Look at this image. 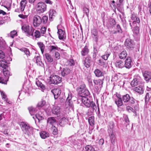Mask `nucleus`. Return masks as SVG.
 I'll list each match as a JSON object with an SVG mask.
<instances>
[{
  "label": "nucleus",
  "mask_w": 151,
  "mask_h": 151,
  "mask_svg": "<svg viewBox=\"0 0 151 151\" xmlns=\"http://www.w3.org/2000/svg\"><path fill=\"white\" fill-rule=\"evenodd\" d=\"M20 126L24 134L28 136H29L32 134L33 129L28 124L22 122L21 123Z\"/></svg>",
  "instance_id": "obj_1"
},
{
  "label": "nucleus",
  "mask_w": 151,
  "mask_h": 151,
  "mask_svg": "<svg viewBox=\"0 0 151 151\" xmlns=\"http://www.w3.org/2000/svg\"><path fill=\"white\" fill-rule=\"evenodd\" d=\"M122 99L124 104L126 105L134 104L136 103V100L132 97L130 96L129 94H127L123 95L122 96Z\"/></svg>",
  "instance_id": "obj_2"
},
{
  "label": "nucleus",
  "mask_w": 151,
  "mask_h": 151,
  "mask_svg": "<svg viewBox=\"0 0 151 151\" xmlns=\"http://www.w3.org/2000/svg\"><path fill=\"white\" fill-rule=\"evenodd\" d=\"M80 89L78 93L79 95L80 96V97H87L90 96V93L86 88L85 84H83L81 86Z\"/></svg>",
  "instance_id": "obj_3"
},
{
  "label": "nucleus",
  "mask_w": 151,
  "mask_h": 151,
  "mask_svg": "<svg viewBox=\"0 0 151 151\" xmlns=\"http://www.w3.org/2000/svg\"><path fill=\"white\" fill-rule=\"evenodd\" d=\"M50 81L52 83L57 84L60 83L62 80V78L58 75H52L50 77Z\"/></svg>",
  "instance_id": "obj_4"
},
{
  "label": "nucleus",
  "mask_w": 151,
  "mask_h": 151,
  "mask_svg": "<svg viewBox=\"0 0 151 151\" xmlns=\"http://www.w3.org/2000/svg\"><path fill=\"white\" fill-rule=\"evenodd\" d=\"M46 5L42 2H39L37 5L36 10L37 13H43L46 10Z\"/></svg>",
  "instance_id": "obj_5"
},
{
  "label": "nucleus",
  "mask_w": 151,
  "mask_h": 151,
  "mask_svg": "<svg viewBox=\"0 0 151 151\" xmlns=\"http://www.w3.org/2000/svg\"><path fill=\"white\" fill-rule=\"evenodd\" d=\"M78 101H81L87 107H90L91 101L87 97H79L78 98Z\"/></svg>",
  "instance_id": "obj_6"
},
{
  "label": "nucleus",
  "mask_w": 151,
  "mask_h": 151,
  "mask_svg": "<svg viewBox=\"0 0 151 151\" xmlns=\"http://www.w3.org/2000/svg\"><path fill=\"white\" fill-rule=\"evenodd\" d=\"M133 65V63L132 58L128 57L124 61V67L129 69L132 67Z\"/></svg>",
  "instance_id": "obj_7"
},
{
  "label": "nucleus",
  "mask_w": 151,
  "mask_h": 151,
  "mask_svg": "<svg viewBox=\"0 0 151 151\" xmlns=\"http://www.w3.org/2000/svg\"><path fill=\"white\" fill-rule=\"evenodd\" d=\"M33 21V24L35 27H37L39 26L42 22L41 17L37 15L34 16Z\"/></svg>",
  "instance_id": "obj_8"
},
{
  "label": "nucleus",
  "mask_w": 151,
  "mask_h": 151,
  "mask_svg": "<svg viewBox=\"0 0 151 151\" xmlns=\"http://www.w3.org/2000/svg\"><path fill=\"white\" fill-rule=\"evenodd\" d=\"M124 45L128 49L133 48L134 45V41L130 39H127L125 42Z\"/></svg>",
  "instance_id": "obj_9"
},
{
  "label": "nucleus",
  "mask_w": 151,
  "mask_h": 151,
  "mask_svg": "<svg viewBox=\"0 0 151 151\" xmlns=\"http://www.w3.org/2000/svg\"><path fill=\"white\" fill-rule=\"evenodd\" d=\"M59 26L57 27L58 30V35L59 38L60 40H64L66 38V35L65 32L60 29H59Z\"/></svg>",
  "instance_id": "obj_10"
},
{
  "label": "nucleus",
  "mask_w": 151,
  "mask_h": 151,
  "mask_svg": "<svg viewBox=\"0 0 151 151\" xmlns=\"http://www.w3.org/2000/svg\"><path fill=\"white\" fill-rule=\"evenodd\" d=\"M109 23L106 24V26L108 29L113 27L116 24V21L113 18H109Z\"/></svg>",
  "instance_id": "obj_11"
},
{
  "label": "nucleus",
  "mask_w": 151,
  "mask_h": 151,
  "mask_svg": "<svg viewBox=\"0 0 151 151\" xmlns=\"http://www.w3.org/2000/svg\"><path fill=\"white\" fill-rule=\"evenodd\" d=\"M91 58L89 56H87L84 61L83 63L84 65L87 68H89L91 65Z\"/></svg>",
  "instance_id": "obj_12"
},
{
  "label": "nucleus",
  "mask_w": 151,
  "mask_h": 151,
  "mask_svg": "<svg viewBox=\"0 0 151 151\" xmlns=\"http://www.w3.org/2000/svg\"><path fill=\"white\" fill-rule=\"evenodd\" d=\"M104 77L102 79H98L97 80H94L93 82L95 85H97L96 86L98 88H101L103 86V80Z\"/></svg>",
  "instance_id": "obj_13"
},
{
  "label": "nucleus",
  "mask_w": 151,
  "mask_h": 151,
  "mask_svg": "<svg viewBox=\"0 0 151 151\" xmlns=\"http://www.w3.org/2000/svg\"><path fill=\"white\" fill-rule=\"evenodd\" d=\"M115 66L119 68H122L124 67V63L121 60H117L115 63Z\"/></svg>",
  "instance_id": "obj_14"
},
{
  "label": "nucleus",
  "mask_w": 151,
  "mask_h": 151,
  "mask_svg": "<svg viewBox=\"0 0 151 151\" xmlns=\"http://www.w3.org/2000/svg\"><path fill=\"white\" fill-rule=\"evenodd\" d=\"M139 79L140 77L138 76L134 77L131 83V86L132 87H135L138 85Z\"/></svg>",
  "instance_id": "obj_15"
},
{
  "label": "nucleus",
  "mask_w": 151,
  "mask_h": 151,
  "mask_svg": "<svg viewBox=\"0 0 151 151\" xmlns=\"http://www.w3.org/2000/svg\"><path fill=\"white\" fill-rule=\"evenodd\" d=\"M143 76L145 80L147 81L151 79V73L148 71H145L143 73Z\"/></svg>",
  "instance_id": "obj_16"
},
{
  "label": "nucleus",
  "mask_w": 151,
  "mask_h": 151,
  "mask_svg": "<svg viewBox=\"0 0 151 151\" xmlns=\"http://www.w3.org/2000/svg\"><path fill=\"white\" fill-rule=\"evenodd\" d=\"M61 71L62 76H65L70 73V70L68 68H63L62 70H61Z\"/></svg>",
  "instance_id": "obj_17"
},
{
  "label": "nucleus",
  "mask_w": 151,
  "mask_h": 151,
  "mask_svg": "<svg viewBox=\"0 0 151 151\" xmlns=\"http://www.w3.org/2000/svg\"><path fill=\"white\" fill-rule=\"evenodd\" d=\"M52 112L53 114L57 115L60 114V108L59 106H53L52 110Z\"/></svg>",
  "instance_id": "obj_18"
},
{
  "label": "nucleus",
  "mask_w": 151,
  "mask_h": 151,
  "mask_svg": "<svg viewBox=\"0 0 151 151\" xmlns=\"http://www.w3.org/2000/svg\"><path fill=\"white\" fill-rule=\"evenodd\" d=\"M71 99L72 94L71 93H70L68 94V96L66 101V104L69 105L70 107H72L73 106V103L71 100Z\"/></svg>",
  "instance_id": "obj_19"
},
{
  "label": "nucleus",
  "mask_w": 151,
  "mask_h": 151,
  "mask_svg": "<svg viewBox=\"0 0 151 151\" xmlns=\"http://www.w3.org/2000/svg\"><path fill=\"white\" fill-rule=\"evenodd\" d=\"M35 29L32 27H30L29 26V29L26 32V33L27 36H33V32L35 30Z\"/></svg>",
  "instance_id": "obj_20"
},
{
  "label": "nucleus",
  "mask_w": 151,
  "mask_h": 151,
  "mask_svg": "<svg viewBox=\"0 0 151 151\" xmlns=\"http://www.w3.org/2000/svg\"><path fill=\"white\" fill-rule=\"evenodd\" d=\"M127 54L126 50H124L119 55V58L121 59L124 60L127 57Z\"/></svg>",
  "instance_id": "obj_21"
},
{
  "label": "nucleus",
  "mask_w": 151,
  "mask_h": 151,
  "mask_svg": "<svg viewBox=\"0 0 151 151\" xmlns=\"http://www.w3.org/2000/svg\"><path fill=\"white\" fill-rule=\"evenodd\" d=\"M134 90L140 94H143L144 92V89L142 86H138L134 88Z\"/></svg>",
  "instance_id": "obj_22"
},
{
  "label": "nucleus",
  "mask_w": 151,
  "mask_h": 151,
  "mask_svg": "<svg viewBox=\"0 0 151 151\" xmlns=\"http://www.w3.org/2000/svg\"><path fill=\"white\" fill-rule=\"evenodd\" d=\"M68 120L67 119L64 117L61 119L59 122V124L61 126H63L67 123Z\"/></svg>",
  "instance_id": "obj_23"
},
{
  "label": "nucleus",
  "mask_w": 151,
  "mask_h": 151,
  "mask_svg": "<svg viewBox=\"0 0 151 151\" xmlns=\"http://www.w3.org/2000/svg\"><path fill=\"white\" fill-rule=\"evenodd\" d=\"M7 65L8 62L4 59L1 60L0 61V66L4 68V69H6L8 67Z\"/></svg>",
  "instance_id": "obj_24"
},
{
  "label": "nucleus",
  "mask_w": 151,
  "mask_h": 151,
  "mask_svg": "<svg viewBox=\"0 0 151 151\" xmlns=\"http://www.w3.org/2000/svg\"><path fill=\"white\" fill-rule=\"evenodd\" d=\"M89 49L87 46H86L81 51L82 55L84 56L86 55L88 53Z\"/></svg>",
  "instance_id": "obj_25"
},
{
  "label": "nucleus",
  "mask_w": 151,
  "mask_h": 151,
  "mask_svg": "<svg viewBox=\"0 0 151 151\" xmlns=\"http://www.w3.org/2000/svg\"><path fill=\"white\" fill-rule=\"evenodd\" d=\"M114 125V124L113 122L111 121L109 122L108 129V132H110L111 133L113 132Z\"/></svg>",
  "instance_id": "obj_26"
},
{
  "label": "nucleus",
  "mask_w": 151,
  "mask_h": 151,
  "mask_svg": "<svg viewBox=\"0 0 151 151\" xmlns=\"http://www.w3.org/2000/svg\"><path fill=\"white\" fill-rule=\"evenodd\" d=\"M94 73L96 77H99L104 76V73L102 71L98 69L95 70Z\"/></svg>",
  "instance_id": "obj_27"
},
{
  "label": "nucleus",
  "mask_w": 151,
  "mask_h": 151,
  "mask_svg": "<svg viewBox=\"0 0 151 151\" xmlns=\"http://www.w3.org/2000/svg\"><path fill=\"white\" fill-rule=\"evenodd\" d=\"M56 14V11L53 9L50 10L49 11V20L50 21L52 20L53 17Z\"/></svg>",
  "instance_id": "obj_28"
},
{
  "label": "nucleus",
  "mask_w": 151,
  "mask_h": 151,
  "mask_svg": "<svg viewBox=\"0 0 151 151\" xmlns=\"http://www.w3.org/2000/svg\"><path fill=\"white\" fill-rule=\"evenodd\" d=\"M27 4V1H21L20 3V9L21 12L24 11L26 5Z\"/></svg>",
  "instance_id": "obj_29"
},
{
  "label": "nucleus",
  "mask_w": 151,
  "mask_h": 151,
  "mask_svg": "<svg viewBox=\"0 0 151 151\" xmlns=\"http://www.w3.org/2000/svg\"><path fill=\"white\" fill-rule=\"evenodd\" d=\"M115 104L117 105L118 107H120L123 105V101L122 98H120L115 100Z\"/></svg>",
  "instance_id": "obj_30"
},
{
  "label": "nucleus",
  "mask_w": 151,
  "mask_h": 151,
  "mask_svg": "<svg viewBox=\"0 0 151 151\" xmlns=\"http://www.w3.org/2000/svg\"><path fill=\"white\" fill-rule=\"evenodd\" d=\"M40 135L42 139H45L49 137V134L48 132L42 131L40 133Z\"/></svg>",
  "instance_id": "obj_31"
},
{
  "label": "nucleus",
  "mask_w": 151,
  "mask_h": 151,
  "mask_svg": "<svg viewBox=\"0 0 151 151\" xmlns=\"http://www.w3.org/2000/svg\"><path fill=\"white\" fill-rule=\"evenodd\" d=\"M140 22V21L139 18H137L136 19V21H133L132 24L130 22L129 23V25L132 28V27H135L136 26H137V23L139 24Z\"/></svg>",
  "instance_id": "obj_32"
},
{
  "label": "nucleus",
  "mask_w": 151,
  "mask_h": 151,
  "mask_svg": "<svg viewBox=\"0 0 151 151\" xmlns=\"http://www.w3.org/2000/svg\"><path fill=\"white\" fill-rule=\"evenodd\" d=\"M34 59L36 60V63L40 66H41L42 64V62L41 61V59L40 56H35L34 58Z\"/></svg>",
  "instance_id": "obj_33"
},
{
  "label": "nucleus",
  "mask_w": 151,
  "mask_h": 151,
  "mask_svg": "<svg viewBox=\"0 0 151 151\" xmlns=\"http://www.w3.org/2000/svg\"><path fill=\"white\" fill-rule=\"evenodd\" d=\"M50 52H55L56 50H58V47L56 46L50 45L49 46Z\"/></svg>",
  "instance_id": "obj_34"
},
{
  "label": "nucleus",
  "mask_w": 151,
  "mask_h": 151,
  "mask_svg": "<svg viewBox=\"0 0 151 151\" xmlns=\"http://www.w3.org/2000/svg\"><path fill=\"white\" fill-rule=\"evenodd\" d=\"M21 51L24 52L28 57L30 56L29 51L28 49L25 47H23L19 49Z\"/></svg>",
  "instance_id": "obj_35"
},
{
  "label": "nucleus",
  "mask_w": 151,
  "mask_h": 151,
  "mask_svg": "<svg viewBox=\"0 0 151 151\" xmlns=\"http://www.w3.org/2000/svg\"><path fill=\"white\" fill-rule=\"evenodd\" d=\"M75 63L74 60L72 59H70L68 60L66 62V65L68 66H71L74 65Z\"/></svg>",
  "instance_id": "obj_36"
},
{
  "label": "nucleus",
  "mask_w": 151,
  "mask_h": 151,
  "mask_svg": "<svg viewBox=\"0 0 151 151\" xmlns=\"http://www.w3.org/2000/svg\"><path fill=\"white\" fill-rule=\"evenodd\" d=\"M48 123L50 124H52L56 122V120L54 117H50L48 118L47 120Z\"/></svg>",
  "instance_id": "obj_37"
},
{
  "label": "nucleus",
  "mask_w": 151,
  "mask_h": 151,
  "mask_svg": "<svg viewBox=\"0 0 151 151\" xmlns=\"http://www.w3.org/2000/svg\"><path fill=\"white\" fill-rule=\"evenodd\" d=\"M36 84L38 87H40L42 89H45V86L38 80H37L36 81Z\"/></svg>",
  "instance_id": "obj_38"
},
{
  "label": "nucleus",
  "mask_w": 151,
  "mask_h": 151,
  "mask_svg": "<svg viewBox=\"0 0 151 151\" xmlns=\"http://www.w3.org/2000/svg\"><path fill=\"white\" fill-rule=\"evenodd\" d=\"M28 109L31 115L34 114L37 111L36 109L32 106L29 107Z\"/></svg>",
  "instance_id": "obj_39"
},
{
  "label": "nucleus",
  "mask_w": 151,
  "mask_h": 151,
  "mask_svg": "<svg viewBox=\"0 0 151 151\" xmlns=\"http://www.w3.org/2000/svg\"><path fill=\"white\" fill-rule=\"evenodd\" d=\"M88 122L89 124L91 126H93L94 124V117L93 116H91L89 117L88 119Z\"/></svg>",
  "instance_id": "obj_40"
},
{
  "label": "nucleus",
  "mask_w": 151,
  "mask_h": 151,
  "mask_svg": "<svg viewBox=\"0 0 151 151\" xmlns=\"http://www.w3.org/2000/svg\"><path fill=\"white\" fill-rule=\"evenodd\" d=\"M37 44L41 50L42 53H43L45 48V46L44 44L43 43L40 42H38Z\"/></svg>",
  "instance_id": "obj_41"
},
{
  "label": "nucleus",
  "mask_w": 151,
  "mask_h": 151,
  "mask_svg": "<svg viewBox=\"0 0 151 151\" xmlns=\"http://www.w3.org/2000/svg\"><path fill=\"white\" fill-rule=\"evenodd\" d=\"M45 58L48 62L51 63L53 61V59L51 56L48 53H46L45 55Z\"/></svg>",
  "instance_id": "obj_42"
},
{
  "label": "nucleus",
  "mask_w": 151,
  "mask_h": 151,
  "mask_svg": "<svg viewBox=\"0 0 151 151\" xmlns=\"http://www.w3.org/2000/svg\"><path fill=\"white\" fill-rule=\"evenodd\" d=\"M85 148L86 151H96L94 148L90 145H87L85 147Z\"/></svg>",
  "instance_id": "obj_43"
},
{
  "label": "nucleus",
  "mask_w": 151,
  "mask_h": 151,
  "mask_svg": "<svg viewBox=\"0 0 151 151\" xmlns=\"http://www.w3.org/2000/svg\"><path fill=\"white\" fill-rule=\"evenodd\" d=\"M46 102L43 99H42L38 103L37 106L39 107H42L44 106Z\"/></svg>",
  "instance_id": "obj_44"
},
{
  "label": "nucleus",
  "mask_w": 151,
  "mask_h": 151,
  "mask_svg": "<svg viewBox=\"0 0 151 151\" xmlns=\"http://www.w3.org/2000/svg\"><path fill=\"white\" fill-rule=\"evenodd\" d=\"M133 28H134V29H133V31L134 34H135L136 35H138L139 32V28L138 26H136Z\"/></svg>",
  "instance_id": "obj_45"
},
{
  "label": "nucleus",
  "mask_w": 151,
  "mask_h": 151,
  "mask_svg": "<svg viewBox=\"0 0 151 151\" xmlns=\"http://www.w3.org/2000/svg\"><path fill=\"white\" fill-rule=\"evenodd\" d=\"M29 29V26L26 25H24L22 26V29L25 33L27 30Z\"/></svg>",
  "instance_id": "obj_46"
},
{
  "label": "nucleus",
  "mask_w": 151,
  "mask_h": 151,
  "mask_svg": "<svg viewBox=\"0 0 151 151\" xmlns=\"http://www.w3.org/2000/svg\"><path fill=\"white\" fill-rule=\"evenodd\" d=\"M90 107H91L93 110H96V106L95 103L93 101H91L90 104Z\"/></svg>",
  "instance_id": "obj_47"
},
{
  "label": "nucleus",
  "mask_w": 151,
  "mask_h": 151,
  "mask_svg": "<svg viewBox=\"0 0 151 151\" xmlns=\"http://www.w3.org/2000/svg\"><path fill=\"white\" fill-rule=\"evenodd\" d=\"M41 36V34L39 31L36 30L34 33V36L36 38H39Z\"/></svg>",
  "instance_id": "obj_48"
},
{
  "label": "nucleus",
  "mask_w": 151,
  "mask_h": 151,
  "mask_svg": "<svg viewBox=\"0 0 151 151\" xmlns=\"http://www.w3.org/2000/svg\"><path fill=\"white\" fill-rule=\"evenodd\" d=\"M83 9L84 13H85L86 15L88 17L89 14V9L86 7H84Z\"/></svg>",
  "instance_id": "obj_49"
},
{
  "label": "nucleus",
  "mask_w": 151,
  "mask_h": 151,
  "mask_svg": "<svg viewBox=\"0 0 151 151\" xmlns=\"http://www.w3.org/2000/svg\"><path fill=\"white\" fill-rule=\"evenodd\" d=\"M118 32L119 33H122V31L120 27V25L119 24L117 25L116 28Z\"/></svg>",
  "instance_id": "obj_50"
},
{
  "label": "nucleus",
  "mask_w": 151,
  "mask_h": 151,
  "mask_svg": "<svg viewBox=\"0 0 151 151\" xmlns=\"http://www.w3.org/2000/svg\"><path fill=\"white\" fill-rule=\"evenodd\" d=\"M99 65L101 66H103V65H105L106 64V62H105L103 59H100L98 60Z\"/></svg>",
  "instance_id": "obj_51"
},
{
  "label": "nucleus",
  "mask_w": 151,
  "mask_h": 151,
  "mask_svg": "<svg viewBox=\"0 0 151 151\" xmlns=\"http://www.w3.org/2000/svg\"><path fill=\"white\" fill-rule=\"evenodd\" d=\"M58 91H59V89H54L51 91V92L54 95V98H55V96L58 93Z\"/></svg>",
  "instance_id": "obj_52"
},
{
  "label": "nucleus",
  "mask_w": 151,
  "mask_h": 151,
  "mask_svg": "<svg viewBox=\"0 0 151 151\" xmlns=\"http://www.w3.org/2000/svg\"><path fill=\"white\" fill-rule=\"evenodd\" d=\"M48 20V17L46 16H43L42 19V22L43 23H46Z\"/></svg>",
  "instance_id": "obj_53"
},
{
  "label": "nucleus",
  "mask_w": 151,
  "mask_h": 151,
  "mask_svg": "<svg viewBox=\"0 0 151 151\" xmlns=\"http://www.w3.org/2000/svg\"><path fill=\"white\" fill-rule=\"evenodd\" d=\"M17 34V32L15 30H14L10 32V35L12 38H13L14 36Z\"/></svg>",
  "instance_id": "obj_54"
},
{
  "label": "nucleus",
  "mask_w": 151,
  "mask_h": 151,
  "mask_svg": "<svg viewBox=\"0 0 151 151\" xmlns=\"http://www.w3.org/2000/svg\"><path fill=\"white\" fill-rule=\"evenodd\" d=\"M52 134L54 135H56L58 133V129L55 126L52 127Z\"/></svg>",
  "instance_id": "obj_55"
},
{
  "label": "nucleus",
  "mask_w": 151,
  "mask_h": 151,
  "mask_svg": "<svg viewBox=\"0 0 151 151\" xmlns=\"http://www.w3.org/2000/svg\"><path fill=\"white\" fill-rule=\"evenodd\" d=\"M128 105L126 107V110L129 113L132 112L133 109L131 107L129 106V105Z\"/></svg>",
  "instance_id": "obj_56"
},
{
  "label": "nucleus",
  "mask_w": 151,
  "mask_h": 151,
  "mask_svg": "<svg viewBox=\"0 0 151 151\" xmlns=\"http://www.w3.org/2000/svg\"><path fill=\"white\" fill-rule=\"evenodd\" d=\"M110 54L109 53H106V55H104L102 56V58L104 59V60H106L107 59L109 56L110 55Z\"/></svg>",
  "instance_id": "obj_57"
},
{
  "label": "nucleus",
  "mask_w": 151,
  "mask_h": 151,
  "mask_svg": "<svg viewBox=\"0 0 151 151\" xmlns=\"http://www.w3.org/2000/svg\"><path fill=\"white\" fill-rule=\"evenodd\" d=\"M35 117L38 119L39 121L42 120L43 119V117L38 114H36L35 115Z\"/></svg>",
  "instance_id": "obj_58"
},
{
  "label": "nucleus",
  "mask_w": 151,
  "mask_h": 151,
  "mask_svg": "<svg viewBox=\"0 0 151 151\" xmlns=\"http://www.w3.org/2000/svg\"><path fill=\"white\" fill-rule=\"evenodd\" d=\"M0 92L2 99H6V95L5 93L3 91H0Z\"/></svg>",
  "instance_id": "obj_59"
},
{
  "label": "nucleus",
  "mask_w": 151,
  "mask_h": 151,
  "mask_svg": "<svg viewBox=\"0 0 151 151\" xmlns=\"http://www.w3.org/2000/svg\"><path fill=\"white\" fill-rule=\"evenodd\" d=\"M54 57L57 59H59L60 58V55L58 52H55Z\"/></svg>",
  "instance_id": "obj_60"
},
{
  "label": "nucleus",
  "mask_w": 151,
  "mask_h": 151,
  "mask_svg": "<svg viewBox=\"0 0 151 151\" xmlns=\"http://www.w3.org/2000/svg\"><path fill=\"white\" fill-rule=\"evenodd\" d=\"M145 102L146 103L148 102L150 99L149 94L148 93H146V95L145 97Z\"/></svg>",
  "instance_id": "obj_61"
},
{
  "label": "nucleus",
  "mask_w": 151,
  "mask_h": 151,
  "mask_svg": "<svg viewBox=\"0 0 151 151\" xmlns=\"http://www.w3.org/2000/svg\"><path fill=\"white\" fill-rule=\"evenodd\" d=\"M46 30V28L45 27H42L41 28L40 31L42 34H44L45 33Z\"/></svg>",
  "instance_id": "obj_62"
},
{
  "label": "nucleus",
  "mask_w": 151,
  "mask_h": 151,
  "mask_svg": "<svg viewBox=\"0 0 151 151\" xmlns=\"http://www.w3.org/2000/svg\"><path fill=\"white\" fill-rule=\"evenodd\" d=\"M109 135L110 137V139L116 138L114 134L113 133V132L110 133V132H109Z\"/></svg>",
  "instance_id": "obj_63"
},
{
  "label": "nucleus",
  "mask_w": 151,
  "mask_h": 151,
  "mask_svg": "<svg viewBox=\"0 0 151 151\" xmlns=\"http://www.w3.org/2000/svg\"><path fill=\"white\" fill-rule=\"evenodd\" d=\"M5 57L4 53L1 50H0V58L3 59Z\"/></svg>",
  "instance_id": "obj_64"
}]
</instances>
